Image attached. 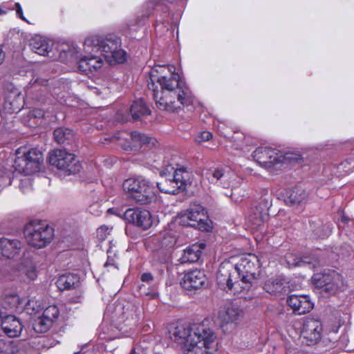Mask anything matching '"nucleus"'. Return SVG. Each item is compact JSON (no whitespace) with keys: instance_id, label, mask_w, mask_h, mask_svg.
<instances>
[{"instance_id":"nucleus-37","label":"nucleus","mask_w":354,"mask_h":354,"mask_svg":"<svg viewBox=\"0 0 354 354\" xmlns=\"http://www.w3.org/2000/svg\"><path fill=\"white\" fill-rule=\"evenodd\" d=\"M109 212H112L113 214H115L119 216H121L122 215L124 220L126 221L127 223L125 231L127 234L129 235V234L131 233V227L133 225V209L128 208L122 214H121L120 212H118L117 211H115L113 209H109Z\"/></svg>"},{"instance_id":"nucleus-13","label":"nucleus","mask_w":354,"mask_h":354,"mask_svg":"<svg viewBox=\"0 0 354 354\" xmlns=\"http://www.w3.org/2000/svg\"><path fill=\"white\" fill-rule=\"evenodd\" d=\"M192 333V324L176 323L169 325L168 334L169 338L178 344H184L189 348V339Z\"/></svg>"},{"instance_id":"nucleus-23","label":"nucleus","mask_w":354,"mask_h":354,"mask_svg":"<svg viewBox=\"0 0 354 354\" xmlns=\"http://www.w3.org/2000/svg\"><path fill=\"white\" fill-rule=\"evenodd\" d=\"M30 46L35 53L48 56L52 49L53 42L44 37L36 35L31 39Z\"/></svg>"},{"instance_id":"nucleus-55","label":"nucleus","mask_w":354,"mask_h":354,"mask_svg":"<svg viewBox=\"0 0 354 354\" xmlns=\"http://www.w3.org/2000/svg\"><path fill=\"white\" fill-rule=\"evenodd\" d=\"M342 221L343 222L346 223V222H348V218L347 217H346L345 216H343L342 218Z\"/></svg>"},{"instance_id":"nucleus-4","label":"nucleus","mask_w":354,"mask_h":354,"mask_svg":"<svg viewBox=\"0 0 354 354\" xmlns=\"http://www.w3.org/2000/svg\"><path fill=\"white\" fill-rule=\"evenodd\" d=\"M216 335L204 323L192 324V333L189 339V348L185 354H216Z\"/></svg>"},{"instance_id":"nucleus-16","label":"nucleus","mask_w":354,"mask_h":354,"mask_svg":"<svg viewBox=\"0 0 354 354\" xmlns=\"http://www.w3.org/2000/svg\"><path fill=\"white\" fill-rule=\"evenodd\" d=\"M205 177L210 183L216 184L224 188L231 186V175L229 170L224 167H216L208 169Z\"/></svg>"},{"instance_id":"nucleus-57","label":"nucleus","mask_w":354,"mask_h":354,"mask_svg":"<svg viewBox=\"0 0 354 354\" xmlns=\"http://www.w3.org/2000/svg\"><path fill=\"white\" fill-rule=\"evenodd\" d=\"M5 13H6V12H5V11H3V10H1V8H0V14H5Z\"/></svg>"},{"instance_id":"nucleus-8","label":"nucleus","mask_w":354,"mask_h":354,"mask_svg":"<svg viewBox=\"0 0 354 354\" xmlns=\"http://www.w3.org/2000/svg\"><path fill=\"white\" fill-rule=\"evenodd\" d=\"M49 163L66 175L80 171L82 165L73 153L64 149H54L49 153Z\"/></svg>"},{"instance_id":"nucleus-24","label":"nucleus","mask_w":354,"mask_h":354,"mask_svg":"<svg viewBox=\"0 0 354 354\" xmlns=\"http://www.w3.org/2000/svg\"><path fill=\"white\" fill-rule=\"evenodd\" d=\"M204 243H195L184 250L183 256L179 259L180 263H195L201 256L202 250L205 248Z\"/></svg>"},{"instance_id":"nucleus-14","label":"nucleus","mask_w":354,"mask_h":354,"mask_svg":"<svg viewBox=\"0 0 354 354\" xmlns=\"http://www.w3.org/2000/svg\"><path fill=\"white\" fill-rule=\"evenodd\" d=\"M207 279L205 272L201 270H193L185 273L183 277L180 285L187 290H195L205 287Z\"/></svg>"},{"instance_id":"nucleus-18","label":"nucleus","mask_w":354,"mask_h":354,"mask_svg":"<svg viewBox=\"0 0 354 354\" xmlns=\"http://www.w3.org/2000/svg\"><path fill=\"white\" fill-rule=\"evenodd\" d=\"M287 303L298 315L308 313L313 308V304L307 295H290L288 297Z\"/></svg>"},{"instance_id":"nucleus-56","label":"nucleus","mask_w":354,"mask_h":354,"mask_svg":"<svg viewBox=\"0 0 354 354\" xmlns=\"http://www.w3.org/2000/svg\"><path fill=\"white\" fill-rule=\"evenodd\" d=\"M124 150H127H127H129V149H131V146H130V145H129V146H127V147H124Z\"/></svg>"},{"instance_id":"nucleus-15","label":"nucleus","mask_w":354,"mask_h":354,"mask_svg":"<svg viewBox=\"0 0 354 354\" xmlns=\"http://www.w3.org/2000/svg\"><path fill=\"white\" fill-rule=\"evenodd\" d=\"M243 311L234 303L227 304L218 313V319L222 325L237 324L243 317Z\"/></svg>"},{"instance_id":"nucleus-27","label":"nucleus","mask_w":354,"mask_h":354,"mask_svg":"<svg viewBox=\"0 0 354 354\" xmlns=\"http://www.w3.org/2000/svg\"><path fill=\"white\" fill-rule=\"evenodd\" d=\"M80 278L75 274H65L61 275L56 281L57 287L62 291L74 288L78 286Z\"/></svg>"},{"instance_id":"nucleus-19","label":"nucleus","mask_w":354,"mask_h":354,"mask_svg":"<svg viewBox=\"0 0 354 354\" xmlns=\"http://www.w3.org/2000/svg\"><path fill=\"white\" fill-rule=\"evenodd\" d=\"M151 140L148 136L134 131V160L143 162L147 159Z\"/></svg>"},{"instance_id":"nucleus-3","label":"nucleus","mask_w":354,"mask_h":354,"mask_svg":"<svg viewBox=\"0 0 354 354\" xmlns=\"http://www.w3.org/2000/svg\"><path fill=\"white\" fill-rule=\"evenodd\" d=\"M16 158L13 167L15 172L19 174L16 180L19 181V187L23 193H28L32 189L30 176L39 170L43 162L41 151L36 148L20 147L16 150Z\"/></svg>"},{"instance_id":"nucleus-48","label":"nucleus","mask_w":354,"mask_h":354,"mask_svg":"<svg viewBox=\"0 0 354 354\" xmlns=\"http://www.w3.org/2000/svg\"><path fill=\"white\" fill-rule=\"evenodd\" d=\"M112 253H113V252L111 248L107 250L108 258H107V261L104 263L105 267H109L110 266L116 267L115 265V260L111 257Z\"/></svg>"},{"instance_id":"nucleus-40","label":"nucleus","mask_w":354,"mask_h":354,"mask_svg":"<svg viewBox=\"0 0 354 354\" xmlns=\"http://www.w3.org/2000/svg\"><path fill=\"white\" fill-rule=\"evenodd\" d=\"M78 53L75 48H68L67 49L60 50V55L59 59L62 62H66L72 59L78 58Z\"/></svg>"},{"instance_id":"nucleus-59","label":"nucleus","mask_w":354,"mask_h":354,"mask_svg":"<svg viewBox=\"0 0 354 354\" xmlns=\"http://www.w3.org/2000/svg\"><path fill=\"white\" fill-rule=\"evenodd\" d=\"M130 354H133V349H131Z\"/></svg>"},{"instance_id":"nucleus-35","label":"nucleus","mask_w":354,"mask_h":354,"mask_svg":"<svg viewBox=\"0 0 354 354\" xmlns=\"http://www.w3.org/2000/svg\"><path fill=\"white\" fill-rule=\"evenodd\" d=\"M105 59L110 64H115L123 63L126 61V53L119 48V44L118 45V48L113 50L110 54H106Z\"/></svg>"},{"instance_id":"nucleus-6","label":"nucleus","mask_w":354,"mask_h":354,"mask_svg":"<svg viewBox=\"0 0 354 354\" xmlns=\"http://www.w3.org/2000/svg\"><path fill=\"white\" fill-rule=\"evenodd\" d=\"M312 280L315 288L327 295H335L342 292L346 286L343 277L335 270H328L315 273Z\"/></svg>"},{"instance_id":"nucleus-58","label":"nucleus","mask_w":354,"mask_h":354,"mask_svg":"<svg viewBox=\"0 0 354 354\" xmlns=\"http://www.w3.org/2000/svg\"><path fill=\"white\" fill-rule=\"evenodd\" d=\"M136 350H138V348H134V351H133V353H137V352H138V351H136Z\"/></svg>"},{"instance_id":"nucleus-30","label":"nucleus","mask_w":354,"mask_h":354,"mask_svg":"<svg viewBox=\"0 0 354 354\" xmlns=\"http://www.w3.org/2000/svg\"><path fill=\"white\" fill-rule=\"evenodd\" d=\"M151 113L150 109L143 99L139 98L134 100V122L142 120L143 118L151 115Z\"/></svg>"},{"instance_id":"nucleus-22","label":"nucleus","mask_w":354,"mask_h":354,"mask_svg":"<svg viewBox=\"0 0 354 354\" xmlns=\"http://www.w3.org/2000/svg\"><path fill=\"white\" fill-rule=\"evenodd\" d=\"M104 65V60L101 56L91 55L84 56L78 61V68L82 73L95 72L100 69Z\"/></svg>"},{"instance_id":"nucleus-39","label":"nucleus","mask_w":354,"mask_h":354,"mask_svg":"<svg viewBox=\"0 0 354 354\" xmlns=\"http://www.w3.org/2000/svg\"><path fill=\"white\" fill-rule=\"evenodd\" d=\"M5 301H7L11 306V308L21 310L23 308L26 299L20 297L17 294H11L6 295Z\"/></svg>"},{"instance_id":"nucleus-12","label":"nucleus","mask_w":354,"mask_h":354,"mask_svg":"<svg viewBox=\"0 0 354 354\" xmlns=\"http://www.w3.org/2000/svg\"><path fill=\"white\" fill-rule=\"evenodd\" d=\"M155 198V187L149 180L142 176L134 178V202L146 205Z\"/></svg>"},{"instance_id":"nucleus-32","label":"nucleus","mask_w":354,"mask_h":354,"mask_svg":"<svg viewBox=\"0 0 354 354\" xmlns=\"http://www.w3.org/2000/svg\"><path fill=\"white\" fill-rule=\"evenodd\" d=\"M284 262L289 268L297 266L301 267L305 266H310L311 263V262L308 260V258L304 257L303 259H301L298 256L291 252H288L285 255Z\"/></svg>"},{"instance_id":"nucleus-31","label":"nucleus","mask_w":354,"mask_h":354,"mask_svg":"<svg viewBox=\"0 0 354 354\" xmlns=\"http://www.w3.org/2000/svg\"><path fill=\"white\" fill-rule=\"evenodd\" d=\"M307 193L301 188H295L291 190L285 201L289 205L299 204L307 199Z\"/></svg>"},{"instance_id":"nucleus-26","label":"nucleus","mask_w":354,"mask_h":354,"mask_svg":"<svg viewBox=\"0 0 354 354\" xmlns=\"http://www.w3.org/2000/svg\"><path fill=\"white\" fill-rule=\"evenodd\" d=\"M263 289L273 295H281L286 291L284 280L279 277L268 279L264 283Z\"/></svg>"},{"instance_id":"nucleus-44","label":"nucleus","mask_w":354,"mask_h":354,"mask_svg":"<svg viewBox=\"0 0 354 354\" xmlns=\"http://www.w3.org/2000/svg\"><path fill=\"white\" fill-rule=\"evenodd\" d=\"M212 138V134L211 132L205 131H202L196 137V141L197 142H203L205 141L209 140Z\"/></svg>"},{"instance_id":"nucleus-51","label":"nucleus","mask_w":354,"mask_h":354,"mask_svg":"<svg viewBox=\"0 0 354 354\" xmlns=\"http://www.w3.org/2000/svg\"><path fill=\"white\" fill-rule=\"evenodd\" d=\"M106 91H107V89H106V88H104L103 91H100V89L97 88H94L93 89V92L97 95H101L104 93H106Z\"/></svg>"},{"instance_id":"nucleus-5","label":"nucleus","mask_w":354,"mask_h":354,"mask_svg":"<svg viewBox=\"0 0 354 354\" xmlns=\"http://www.w3.org/2000/svg\"><path fill=\"white\" fill-rule=\"evenodd\" d=\"M254 160L270 173L274 174L288 164L297 162L300 155L292 152L282 153L268 147L257 148L253 153Z\"/></svg>"},{"instance_id":"nucleus-42","label":"nucleus","mask_w":354,"mask_h":354,"mask_svg":"<svg viewBox=\"0 0 354 354\" xmlns=\"http://www.w3.org/2000/svg\"><path fill=\"white\" fill-rule=\"evenodd\" d=\"M112 230V227L107 225H102L97 228L96 235L97 238L100 241L105 240L107 236L110 234Z\"/></svg>"},{"instance_id":"nucleus-45","label":"nucleus","mask_w":354,"mask_h":354,"mask_svg":"<svg viewBox=\"0 0 354 354\" xmlns=\"http://www.w3.org/2000/svg\"><path fill=\"white\" fill-rule=\"evenodd\" d=\"M324 229L322 231L319 229L315 230V235L322 239L328 236L331 232V227L330 225L324 226Z\"/></svg>"},{"instance_id":"nucleus-52","label":"nucleus","mask_w":354,"mask_h":354,"mask_svg":"<svg viewBox=\"0 0 354 354\" xmlns=\"http://www.w3.org/2000/svg\"><path fill=\"white\" fill-rule=\"evenodd\" d=\"M236 192H237L236 189H232V193L231 194V196H232V199L234 200L235 201H238L239 200L238 197H236Z\"/></svg>"},{"instance_id":"nucleus-29","label":"nucleus","mask_w":354,"mask_h":354,"mask_svg":"<svg viewBox=\"0 0 354 354\" xmlns=\"http://www.w3.org/2000/svg\"><path fill=\"white\" fill-rule=\"evenodd\" d=\"M19 275H24L28 280L32 281L37 278V270L35 263L30 259L24 260L17 268Z\"/></svg>"},{"instance_id":"nucleus-21","label":"nucleus","mask_w":354,"mask_h":354,"mask_svg":"<svg viewBox=\"0 0 354 354\" xmlns=\"http://www.w3.org/2000/svg\"><path fill=\"white\" fill-rule=\"evenodd\" d=\"M22 243L18 239H0V257L13 258L19 254L22 248Z\"/></svg>"},{"instance_id":"nucleus-17","label":"nucleus","mask_w":354,"mask_h":354,"mask_svg":"<svg viewBox=\"0 0 354 354\" xmlns=\"http://www.w3.org/2000/svg\"><path fill=\"white\" fill-rule=\"evenodd\" d=\"M322 325L319 320L307 319L303 324L301 335L310 343H316L321 339Z\"/></svg>"},{"instance_id":"nucleus-38","label":"nucleus","mask_w":354,"mask_h":354,"mask_svg":"<svg viewBox=\"0 0 354 354\" xmlns=\"http://www.w3.org/2000/svg\"><path fill=\"white\" fill-rule=\"evenodd\" d=\"M46 304L41 301L30 299L25 301V308L30 314L39 315Z\"/></svg>"},{"instance_id":"nucleus-36","label":"nucleus","mask_w":354,"mask_h":354,"mask_svg":"<svg viewBox=\"0 0 354 354\" xmlns=\"http://www.w3.org/2000/svg\"><path fill=\"white\" fill-rule=\"evenodd\" d=\"M54 137L59 144H64L67 140H71L73 136V131L68 129L57 128L54 131Z\"/></svg>"},{"instance_id":"nucleus-60","label":"nucleus","mask_w":354,"mask_h":354,"mask_svg":"<svg viewBox=\"0 0 354 354\" xmlns=\"http://www.w3.org/2000/svg\"><path fill=\"white\" fill-rule=\"evenodd\" d=\"M2 342H5L3 340H0V343H2Z\"/></svg>"},{"instance_id":"nucleus-7","label":"nucleus","mask_w":354,"mask_h":354,"mask_svg":"<svg viewBox=\"0 0 354 354\" xmlns=\"http://www.w3.org/2000/svg\"><path fill=\"white\" fill-rule=\"evenodd\" d=\"M24 236L29 245L41 248L49 243L53 239V229L41 221L29 222L24 228Z\"/></svg>"},{"instance_id":"nucleus-54","label":"nucleus","mask_w":354,"mask_h":354,"mask_svg":"<svg viewBox=\"0 0 354 354\" xmlns=\"http://www.w3.org/2000/svg\"><path fill=\"white\" fill-rule=\"evenodd\" d=\"M143 294L146 295H151L152 297H154L155 295H156V293L155 292H143Z\"/></svg>"},{"instance_id":"nucleus-2","label":"nucleus","mask_w":354,"mask_h":354,"mask_svg":"<svg viewBox=\"0 0 354 354\" xmlns=\"http://www.w3.org/2000/svg\"><path fill=\"white\" fill-rule=\"evenodd\" d=\"M261 263L254 254L239 257L234 263L223 262L216 274L218 287L234 295L248 292L261 274Z\"/></svg>"},{"instance_id":"nucleus-10","label":"nucleus","mask_w":354,"mask_h":354,"mask_svg":"<svg viewBox=\"0 0 354 354\" xmlns=\"http://www.w3.org/2000/svg\"><path fill=\"white\" fill-rule=\"evenodd\" d=\"M119 42L117 40L104 38L97 35L88 36L84 43V50L87 52L100 53L106 58V54H110L118 48Z\"/></svg>"},{"instance_id":"nucleus-25","label":"nucleus","mask_w":354,"mask_h":354,"mask_svg":"<svg viewBox=\"0 0 354 354\" xmlns=\"http://www.w3.org/2000/svg\"><path fill=\"white\" fill-rule=\"evenodd\" d=\"M153 218L151 212L146 209L134 207V224L142 230H147L153 224Z\"/></svg>"},{"instance_id":"nucleus-50","label":"nucleus","mask_w":354,"mask_h":354,"mask_svg":"<svg viewBox=\"0 0 354 354\" xmlns=\"http://www.w3.org/2000/svg\"><path fill=\"white\" fill-rule=\"evenodd\" d=\"M15 7H16L17 15L21 19L26 21V18L24 17V16L23 15V10H22L21 5L19 3H16Z\"/></svg>"},{"instance_id":"nucleus-34","label":"nucleus","mask_w":354,"mask_h":354,"mask_svg":"<svg viewBox=\"0 0 354 354\" xmlns=\"http://www.w3.org/2000/svg\"><path fill=\"white\" fill-rule=\"evenodd\" d=\"M176 183L171 178H167L164 181L160 183H157V187L161 192H164L166 194H176L178 193L180 190L177 186L175 185Z\"/></svg>"},{"instance_id":"nucleus-53","label":"nucleus","mask_w":354,"mask_h":354,"mask_svg":"<svg viewBox=\"0 0 354 354\" xmlns=\"http://www.w3.org/2000/svg\"><path fill=\"white\" fill-rule=\"evenodd\" d=\"M3 50L0 48V64L3 62Z\"/></svg>"},{"instance_id":"nucleus-43","label":"nucleus","mask_w":354,"mask_h":354,"mask_svg":"<svg viewBox=\"0 0 354 354\" xmlns=\"http://www.w3.org/2000/svg\"><path fill=\"white\" fill-rule=\"evenodd\" d=\"M122 187L124 192L128 196L131 198L133 196V180L131 178L125 180L123 183Z\"/></svg>"},{"instance_id":"nucleus-28","label":"nucleus","mask_w":354,"mask_h":354,"mask_svg":"<svg viewBox=\"0 0 354 354\" xmlns=\"http://www.w3.org/2000/svg\"><path fill=\"white\" fill-rule=\"evenodd\" d=\"M171 178L180 191L185 190L187 185L192 183L191 174L183 168L176 169Z\"/></svg>"},{"instance_id":"nucleus-20","label":"nucleus","mask_w":354,"mask_h":354,"mask_svg":"<svg viewBox=\"0 0 354 354\" xmlns=\"http://www.w3.org/2000/svg\"><path fill=\"white\" fill-rule=\"evenodd\" d=\"M1 328L9 337H16L21 335L23 325L19 319L15 315L2 317Z\"/></svg>"},{"instance_id":"nucleus-46","label":"nucleus","mask_w":354,"mask_h":354,"mask_svg":"<svg viewBox=\"0 0 354 354\" xmlns=\"http://www.w3.org/2000/svg\"><path fill=\"white\" fill-rule=\"evenodd\" d=\"M176 169L173 167L171 165H167L165 167V169L160 172V175L162 177L167 178H172V175L174 174V171Z\"/></svg>"},{"instance_id":"nucleus-11","label":"nucleus","mask_w":354,"mask_h":354,"mask_svg":"<svg viewBox=\"0 0 354 354\" xmlns=\"http://www.w3.org/2000/svg\"><path fill=\"white\" fill-rule=\"evenodd\" d=\"M59 315V310L56 305H45L41 313L33 321L34 330L37 333L47 332L57 319Z\"/></svg>"},{"instance_id":"nucleus-1","label":"nucleus","mask_w":354,"mask_h":354,"mask_svg":"<svg viewBox=\"0 0 354 354\" xmlns=\"http://www.w3.org/2000/svg\"><path fill=\"white\" fill-rule=\"evenodd\" d=\"M147 86L153 92L158 109L174 112L194 102V96L186 83L174 72L171 65H156L151 68Z\"/></svg>"},{"instance_id":"nucleus-33","label":"nucleus","mask_w":354,"mask_h":354,"mask_svg":"<svg viewBox=\"0 0 354 354\" xmlns=\"http://www.w3.org/2000/svg\"><path fill=\"white\" fill-rule=\"evenodd\" d=\"M264 221L265 215L257 209L247 217L248 227L254 230H259L264 224Z\"/></svg>"},{"instance_id":"nucleus-9","label":"nucleus","mask_w":354,"mask_h":354,"mask_svg":"<svg viewBox=\"0 0 354 354\" xmlns=\"http://www.w3.org/2000/svg\"><path fill=\"white\" fill-rule=\"evenodd\" d=\"M207 221V212L201 205H192L178 214V223L180 225L198 228L201 231L209 230L210 227Z\"/></svg>"},{"instance_id":"nucleus-47","label":"nucleus","mask_w":354,"mask_h":354,"mask_svg":"<svg viewBox=\"0 0 354 354\" xmlns=\"http://www.w3.org/2000/svg\"><path fill=\"white\" fill-rule=\"evenodd\" d=\"M141 281L151 285L153 281V277L150 272L143 273L140 277Z\"/></svg>"},{"instance_id":"nucleus-49","label":"nucleus","mask_w":354,"mask_h":354,"mask_svg":"<svg viewBox=\"0 0 354 354\" xmlns=\"http://www.w3.org/2000/svg\"><path fill=\"white\" fill-rule=\"evenodd\" d=\"M351 162H353V160H347L342 162L339 166L341 167H342V169H344L346 172H350L352 171V168H351V167H348V165H351Z\"/></svg>"},{"instance_id":"nucleus-41","label":"nucleus","mask_w":354,"mask_h":354,"mask_svg":"<svg viewBox=\"0 0 354 354\" xmlns=\"http://www.w3.org/2000/svg\"><path fill=\"white\" fill-rule=\"evenodd\" d=\"M12 180L4 167L0 165V192L6 186L10 185Z\"/></svg>"}]
</instances>
